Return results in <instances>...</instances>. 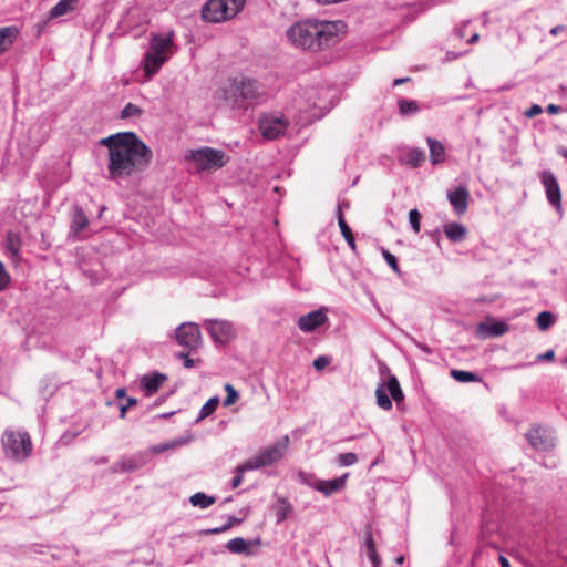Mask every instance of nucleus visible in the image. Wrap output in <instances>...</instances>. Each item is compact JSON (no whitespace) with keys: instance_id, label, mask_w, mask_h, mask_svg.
<instances>
[{"instance_id":"nucleus-62","label":"nucleus","mask_w":567,"mask_h":567,"mask_svg":"<svg viewBox=\"0 0 567 567\" xmlns=\"http://www.w3.org/2000/svg\"><path fill=\"white\" fill-rule=\"evenodd\" d=\"M172 414H173V412L172 413H164V414L159 415V417L167 419Z\"/></svg>"},{"instance_id":"nucleus-9","label":"nucleus","mask_w":567,"mask_h":567,"mask_svg":"<svg viewBox=\"0 0 567 567\" xmlns=\"http://www.w3.org/2000/svg\"><path fill=\"white\" fill-rule=\"evenodd\" d=\"M204 326L215 343L226 344L236 337L234 324L228 320L206 319Z\"/></svg>"},{"instance_id":"nucleus-3","label":"nucleus","mask_w":567,"mask_h":567,"mask_svg":"<svg viewBox=\"0 0 567 567\" xmlns=\"http://www.w3.org/2000/svg\"><path fill=\"white\" fill-rule=\"evenodd\" d=\"M1 445L7 458L17 463L28 460L33 451V444L28 432L21 430L6 429Z\"/></svg>"},{"instance_id":"nucleus-42","label":"nucleus","mask_w":567,"mask_h":567,"mask_svg":"<svg viewBox=\"0 0 567 567\" xmlns=\"http://www.w3.org/2000/svg\"><path fill=\"white\" fill-rule=\"evenodd\" d=\"M382 255H383V258L384 260L386 261V264L395 271V272H399V264H398V260H396V257L391 254L389 250H383L382 251Z\"/></svg>"},{"instance_id":"nucleus-13","label":"nucleus","mask_w":567,"mask_h":567,"mask_svg":"<svg viewBox=\"0 0 567 567\" xmlns=\"http://www.w3.org/2000/svg\"><path fill=\"white\" fill-rule=\"evenodd\" d=\"M542 184L546 192L548 203L558 212L561 210V193L556 176L550 171H544L540 175Z\"/></svg>"},{"instance_id":"nucleus-18","label":"nucleus","mask_w":567,"mask_h":567,"mask_svg":"<svg viewBox=\"0 0 567 567\" xmlns=\"http://www.w3.org/2000/svg\"><path fill=\"white\" fill-rule=\"evenodd\" d=\"M173 47V34H154L150 41V50L154 54L169 55Z\"/></svg>"},{"instance_id":"nucleus-15","label":"nucleus","mask_w":567,"mask_h":567,"mask_svg":"<svg viewBox=\"0 0 567 567\" xmlns=\"http://www.w3.org/2000/svg\"><path fill=\"white\" fill-rule=\"evenodd\" d=\"M447 199L455 214L463 215L468 207L470 192L465 186H458L447 192Z\"/></svg>"},{"instance_id":"nucleus-29","label":"nucleus","mask_w":567,"mask_h":567,"mask_svg":"<svg viewBox=\"0 0 567 567\" xmlns=\"http://www.w3.org/2000/svg\"><path fill=\"white\" fill-rule=\"evenodd\" d=\"M364 551L373 567H379L381 565V558L375 549L372 534L370 533L367 534L365 537Z\"/></svg>"},{"instance_id":"nucleus-12","label":"nucleus","mask_w":567,"mask_h":567,"mask_svg":"<svg viewBox=\"0 0 567 567\" xmlns=\"http://www.w3.org/2000/svg\"><path fill=\"white\" fill-rule=\"evenodd\" d=\"M526 439L530 446L540 452L550 451L555 446L553 433L539 425L533 426L527 433Z\"/></svg>"},{"instance_id":"nucleus-56","label":"nucleus","mask_w":567,"mask_h":567,"mask_svg":"<svg viewBox=\"0 0 567 567\" xmlns=\"http://www.w3.org/2000/svg\"><path fill=\"white\" fill-rule=\"evenodd\" d=\"M183 443H184V441H182V440H181V441H176V442H174L172 445H164V446H161V447L158 449V451H165V450H166V449H168L169 446H176V445H181V444H183Z\"/></svg>"},{"instance_id":"nucleus-50","label":"nucleus","mask_w":567,"mask_h":567,"mask_svg":"<svg viewBox=\"0 0 567 567\" xmlns=\"http://www.w3.org/2000/svg\"><path fill=\"white\" fill-rule=\"evenodd\" d=\"M301 482L309 485L311 487V484H313V478L311 475L308 474H300Z\"/></svg>"},{"instance_id":"nucleus-37","label":"nucleus","mask_w":567,"mask_h":567,"mask_svg":"<svg viewBox=\"0 0 567 567\" xmlns=\"http://www.w3.org/2000/svg\"><path fill=\"white\" fill-rule=\"evenodd\" d=\"M225 391L227 393V396L224 400V405L229 406L238 400L239 394L236 391V389L229 383L225 384Z\"/></svg>"},{"instance_id":"nucleus-36","label":"nucleus","mask_w":567,"mask_h":567,"mask_svg":"<svg viewBox=\"0 0 567 567\" xmlns=\"http://www.w3.org/2000/svg\"><path fill=\"white\" fill-rule=\"evenodd\" d=\"M121 461H122V466H124V471L126 473L136 471L143 465L142 460L134 457V456L123 457Z\"/></svg>"},{"instance_id":"nucleus-38","label":"nucleus","mask_w":567,"mask_h":567,"mask_svg":"<svg viewBox=\"0 0 567 567\" xmlns=\"http://www.w3.org/2000/svg\"><path fill=\"white\" fill-rule=\"evenodd\" d=\"M420 220H421L420 212L416 208L411 209L409 212V223H410L412 229L414 230V233H416V234H419L420 229H421Z\"/></svg>"},{"instance_id":"nucleus-31","label":"nucleus","mask_w":567,"mask_h":567,"mask_svg":"<svg viewBox=\"0 0 567 567\" xmlns=\"http://www.w3.org/2000/svg\"><path fill=\"white\" fill-rule=\"evenodd\" d=\"M189 502L193 506L205 509L216 502L214 496L206 495L203 492H197L189 497Z\"/></svg>"},{"instance_id":"nucleus-11","label":"nucleus","mask_w":567,"mask_h":567,"mask_svg":"<svg viewBox=\"0 0 567 567\" xmlns=\"http://www.w3.org/2000/svg\"><path fill=\"white\" fill-rule=\"evenodd\" d=\"M259 130L267 140L281 136L287 130V122L282 115L266 114L259 118Z\"/></svg>"},{"instance_id":"nucleus-61","label":"nucleus","mask_w":567,"mask_h":567,"mask_svg":"<svg viewBox=\"0 0 567 567\" xmlns=\"http://www.w3.org/2000/svg\"><path fill=\"white\" fill-rule=\"evenodd\" d=\"M395 561L399 564V565H402L403 561H404V556H399L396 557Z\"/></svg>"},{"instance_id":"nucleus-10","label":"nucleus","mask_w":567,"mask_h":567,"mask_svg":"<svg viewBox=\"0 0 567 567\" xmlns=\"http://www.w3.org/2000/svg\"><path fill=\"white\" fill-rule=\"evenodd\" d=\"M177 343L189 350H196L202 344V333L199 326L194 322H183L175 331Z\"/></svg>"},{"instance_id":"nucleus-23","label":"nucleus","mask_w":567,"mask_h":567,"mask_svg":"<svg viewBox=\"0 0 567 567\" xmlns=\"http://www.w3.org/2000/svg\"><path fill=\"white\" fill-rule=\"evenodd\" d=\"M430 150V161L433 165L443 163L445 159V147L443 144L432 137L426 138Z\"/></svg>"},{"instance_id":"nucleus-6","label":"nucleus","mask_w":567,"mask_h":567,"mask_svg":"<svg viewBox=\"0 0 567 567\" xmlns=\"http://www.w3.org/2000/svg\"><path fill=\"white\" fill-rule=\"evenodd\" d=\"M289 443L290 440L288 435L280 437L272 445L260 450L257 455L247 460L244 468L259 470L279 462L287 453Z\"/></svg>"},{"instance_id":"nucleus-34","label":"nucleus","mask_w":567,"mask_h":567,"mask_svg":"<svg viewBox=\"0 0 567 567\" xmlns=\"http://www.w3.org/2000/svg\"><path fill=\"white\" fill-rule=\"evenodd\" d=\"M218 404H219V398L218 396H213L210 398L200 409L199 411V415L197 417V421H200L207 416H209L210 414H213L216 409L218 408Z\"/></svg>"},{"instance_id":"nucleus-49","label":"nucleus","mask_w":567,"mask_h":567,"mask_svg":"<svg viewBox=\"0 0 567 567\" xmlns=\"http://www.w3.org/2000/svg\"><path fill=\"white\" fill-rule=\"evenodd\" d=\"M111 472L112 473H126L124 471V466H122V461L120 460L118 462L114 463L112 466H111Z\"/></svg>"},{"instance_id":"nucleus-5","label":"nucleus","mask_w":567,"mask_h":567,"mask_svg":"<svg viewBox=\"0 0 567 567\" xmlns=\"http://www.w3.org/2000/svg\"><path fill=\"white\" fill-rule=\"evenodd\" d=\"M258 97L257 82L251 79L235 80L224 90V99L233 107H243Z\"/></svg>"},{"instance_id":"nucleus-2","label":"nucleus","mask_w":567,"mask_h":567,"mask_svg":"<svg viewBox=\"0 0 567 567\" xmlns=\"http://www.w3.org/2000/svg\"><path fill=\"white\" fill-rule=\"evenodd\" d=\"M344 32L346 24L340 20L307 19L292 24L286 31V35L295 48L316 52L338 42L339 34Z\"/></svg>"},{"instance_id":"nucleus-24","label":"nucleus","mask_w":567,"mask_h":567,"mask_svg":"<svg viewBox=\"0 0 567 567\" xmlns=\"http://www.w3.org/2000/svg\"><path fill=\"white\" fill-rule=\"evenodd\" d=\"M226 548L233 554L252 555L250 543L243 537H235L227 542Z\"/></svg>"},{"instance_id":"nucleus-30","label":"nucleus","mask_w":567,"mask_h":567,"mask_svg":"<svg viewBox=\"0 0 567 567\" xmlns=\"http://www.w3.org/2000/svg\"><path fill=\"white\" fill-rule=\"evenodd\" d=\"M398 106L399 113L402 116H411L420 111L419 103L415 100L400 99Z\"/></svg>"},{"instance_id":"nucleus-52","label":"nucleus","mask_w":567,"mask_h":567,"mask_svg":"<svg viewBox=\"0 0 567 567\" xmlns=\"http://www.w3.org/2000/svg\"><path fill=\"white\" fill-rule=\"evenodd\" d=\"M554 355H555L554 351L548 350L544 354L538 355V360H551V359H554Z\"/></svg>"},{"instance_id":"nucleus-14","label":"nucleus","mask_w":567,"mask_h":567,"mask_svg":"<svg viewBox=\"0 0 567 567\" xmlns=\"http://www.w3.org/2000/svg\"><path fill=\"white\" fill-rule=\"evenodd\" d=\"M328 320V317L324 310H313L305 316H301L298 319V328L303 332H312L322 324H324Z\"/></svg>"},{"instance_id":"nucleus-25","label":"nucleus","mask_w":567,"mask_h":567,"mask_svg":"<svg viewBox=\"0 0 567 567\" xmlns=\"http://www.w3.org/2000/svg\"><path fill=\"white\" fill-rule=\"evenodd\" d=\"M444 234L451 241L458 243L465 238L466 228L458 223H449L444 226Z\"/></svg>"},{"instance_id":"nucleus-7","label":"nucleus","mask_w":567,"mask_h":567,"mask_svg":"<svg viewBox=\"0 0 567 567\" xmlns=\"http://www.w3.org/2000/svg\"><path fill=\"white\" fill-rule=\"evenodd\" d=\"M377 404L384 411L392 409V400L399 405L404 400V394L395 375L390 374L388 381H381L375 390Z\"/></svg>"},{"instance_id":"nucleus-4","label":"nucleus","mask_w":567,"mask_h":567,"mask_svg":"<svg viewBox=\"0 0 567 567\" xmlns=\"http://www.w3.org/2000/svg\"><path fill=\"white\" fill-rule=\"evenodd\" d=\"M246 0H208L202 10L205 21L219 23L236 17L245 6Z\"/></svg>"},{"instance_id":"nucleus-51","label":"nucleus","mask_w":567,"mask_h":567,"mask_svg":"<svg viewBox=\"0 0 567 567\" xmlns=\"http://www.w3.org/2000/svg\"><path fill=\"white\" fill-rule=\"evenodd\" d=\"M546 110L549 114H557L561 111V107L556 104H549Z\"/></svg>"},{"instance_id":"nucleus-45","label":"nucleus","mask_w":567,"mask_h":567,"mask_svg":"<svg viewBox=\"0 0 567 567\" xmlns=\"http://www.w3.org/2000/svg\"><path fill=\"white\" fill-rule=\"evenodd\" d=\"M136 403H137L136 399H134V398H128V399H127V403H126V404L121 405V408H120V417H121V419H124V417H125V415H126V411H127V409H130V406L135 405Z\"/></svg>"},{"instance_id":"nucleus-32","label":"nucleus","mask_w":567,"mask_h":567,"mask_svg":"<svg viewBox=\"0 0 567 567\" xmlns=\"http://www.w3.org/2000/svg\"><path fill=\"white\" fill-rule=\"evenodd\" d=\"M451 377L461 383H468V382H481L482 379L476 373L471 371H464V370H451Z\"/></svg>"},{"instance_id":"nucleus-21","label":"nucleus","mask_w":567,"mask_h":567,"mask_svg":"<svg viewBox=\"0 0 567 567\" xmlns=\"http://www.w3.org/2000/svg\"><path fill=\"white\" fill-rule=\"evenodd\" d=\"M165 380L166 377L158 372L146 374L142 379V389L145 391L146 395H152L159 389Z\"/></svg>"},{"instance_id":"nucleus-16","label":"nucleus","mask_w":567,"mask_h":567,"mask_svg":"<svg viewBox=\"0 0 567 567\" xmlns=\"http://www.w3.org/2000/svg\"><path fill=\"white\" fill-rule=\"evenodd\" d=\"M348 474H343L340 477L333 480H315L311 487L315 491L322 493L326 497L331 496L333 493L344 488L347 483Z\"/></svg>"},{"instance_id":"nucleus-28","label":"nucleus","mask_w":567,"mask_h":567,"mask_svg":"<svg viewBox=\"0 0 567 567\" xmlns=\"http://www.w3.org/2000/svg\"><path fill=\"white\" fill-rule=\"evenodd\" d=\"M89 225V219L83 208L75 206L72 214L71 229L75 233L83 230Z\"/></svg>"},{"instance_id":"nucleus-47","label":"nucleus","mask_w":567,"mask_h":567,"mask_svg":"<svg viewBox=\"0 0 567 567\" xmlns=\"http://www.w3.org/2000/svg\"><path fill=\"white\" fill-rule=\"evenodd\" d=\"M177 357H178L179 359H183V361H184V367H185V368L190 369V368L195 367V360H194V359L188 358V354H187V353H185V352H179V353L177 354Z\"/></svg>"},{"instance_id":"nucleus-43","label":"nucleus","mask_w":567,"mask_h":567,"mask_svg":"<svg viewBox=\"0 0 567 567\" xmlns=\"http://www.w3.org/2000/svg\"><path fill=\"white\" fill-rule=\"evenodd\" d=\"M10 281V277L7 274L3 264L0 261V291L4 290Z\"/></svg>"},{"instance_id":"nucleus-60","label":"nucleus","mask_w":567,"mask_h":567,"mask_svg":"<svg viewBox=\"0 0 567 567\" xmlns=\"http://www.w3.org/2000/svg\"><path fill=\"white\" fill-rule=\"evenodd\" d=\"M558 153L567 159V148L566 147H561L559 148Z\"/></svg>"},{"instance_id":"nucleus-35","label":"nucleus","mask_w":567,"mask_h":567,"mask_svg":"<svg viewBox=\"0 0 567 567\" xmlns=\"http://www.w3.org/2000/svg\"><path fill=\"white\" fill-rule=\"evenodd\" d=\"M536 322L540 330H546L554 323V317L550 312L543 311L537 316Z\"/></svg>"},{"instance_id":"nucleus-33","label":"nucleus","mask_w":567,"mask_h":567,"mask_svg":"<svg viewBox=\"0 0 567 567\" xmlns=\"http://www.w3.org/2000/svg\"><path fill=\"white\" fill-rule=\"evenodd\" d=\"M425 161V152L421 148H411L406 153V163L412 167H419Z\"/></svg>"},{"instance_id":"nucleus-17","label":"nucleus","mask_w":567,"mask_h":567,"mask_svg":"<svg viewBox=\"0 0 567 567\" xmlns=\"http://www.w3.org/2000/svg\"><path fill=\"white\" fill-rule=\"evenodd\" d=\"M168 59L169 55L154 54L152 50L148 49L143 60V69L147 79L153 78Z\"/></svg>"},{"instance_id":"nucleus-48","label":"nucleus","mask_w":567,"mask_h":567,"mask_svg":"<svg viewBox=\"0 0 567 567\" xmlns=\"http://www.w3.org/2000/svg\"><path fill=\"white\" fill-rule=\"evenodd\" d=\"M230 527H231V523H227V524H225V525H223L220 527H215V528L206 530V534H209V535L220 534V533L226 532Z\"/></svg>"},{"instance_id":"nucleus-39","label":"nucleus","mask_w":567,"mask_h":567,"mask_svg":"<svg viewBox=\"0 0 567 567\" xmlns=\"http://www.w3.org/2000/svg\"><path fill=\"white\" fill-rule=\"evenodd\" d=\"M337 460L340 466H350L358 462V456L355 453L349 452L338 455Z\"/></svg>"},{"instance_id":"nucleus-59","label":"nucleus","mask_w":567,"mask_h":567,"mask_svg":"<svg viewBox=\"0 0 567 567\" xmlns=\"http://www.w3.org/2000/svg\"><path fill=\"white\" fill-rule=\"evenodd\" d=\"M478 34L477 33H474L470 39H468V43H475L476 41H478Z\"/></svg>"},{"instance_id":"nucleus-19","label":"nucleus","mask_w":567,"mask_h":567,"mask_svg":"<svg viewBox=\"0 0 567 567\" xmlns=\"http://www.w3.org/2000/svg\"><path fill=\"white\" fill-rule=\"evenodd\" d=\"M348 207H349V204L346 202L338 203V206H337L338 225L340 227L341 234H342L344 240L347 241L348 246L351 248L352 251H355L357 245H355L354 236H353L352 230L349 227V225L347 224V221L343 217V214H342V209L348 208Z\"/></svg>"},{"instance_id":"nucleus-53","label":"nucleus","mask_w":567,"mask_h":567,"mask_svg":"<svg viewBox=\"0 0 567 567\" xmlns=\"http://www.w3.org/2000/svg\"><path fill=\"white\" fill-rule=\"evenodd\" d=\"M564 30H565L564 25H556V27L551 28L549 32L551 35H558Z\"/></svg>"},{"instance_id":"nucleus-55","label":"nucleus","mask_w":567,"mask_h":567,"mask_svg":"<svg viewBox=\"0 0 567 567\" xmlns=\"http://www.w3.org/2000/svg\"><path fill=\"white\" fill-rule=\"evenodd\" d=\"M126 394V390L124 388H118L116 391H115V396L121 399V398H124Z\"/></svg>"},{"instance_id":"nucleus-46","label":"nucleus","mask_w":567,"mask_h":567,"mask_svg":"<svg viewBox=\"0 0 567 567\" xmlns=\"http://www.w3.org/2000/svg\"><path fill=\"white\" fill-rule=\"evenodd\" d=\"M543 112V109L538 104H533L528 110L525 111V116L534 117Z\"/></svg>"},{"instance_id":"nucleus-54","label":"nucleus","mask_w":567,"mask_h":567,"mask_svg":"<svg viewBox=\"0 0 567 567\" xmlns=\"http://www.w3.org/2000/svg\"><path fill=\"white\" fill-rule=\"evenodd\" d=\"M498 561L501 564V567H511L508 559L503 555L498 557Z\"/></svg>"},{"instance_id":"nucleus-40","label":"nucleus","mask_w":567,"mask_h":567,"mask_svg":"<svg viewBox=\"0 0 567 567\" xmlns=\"http://www.w3.org/2000/svg\"><path fill=\"white\" fill-rule=\"evenodd\" d=\"M141 113H142V110L138 106H136L133 103H127L121 111V117L127 118V117L140 115Z\"/></svg>"},{"instance_id":"nucleus-44","label":"nucleus","mask_w":567,"mask_h":567,"mask_svg":"<svg viewBox=\"0 0 567 567\" xmlns=\"http://www.w3.org/2000/svg\"><path fill=\"white\" fill-rule=\"evenodd\" d=\"M330 363V360L326 355H319L313 360V368L318 371L323 370L328 364Z\"/></svg>"},{"instance_id":"nucleus-58","label":"nucleus","mask_w":567,"mask_h":567,"mask_svg":"<svg viewBox=\"0 0 567 567\" xmlns=\"http://www.w3.org/2000/svg\"><path fill=\"white\" fill-rule=\"evenodd\" d=\"M227 523H231L233 526L234 524H239L240 519L236 518L235 516H230Z\"/></svg>"},{"instance_id":"nucleus-57","label":"nucleus","mask_w":567,"mask_h":567,"mask_svg":"<svg viewBox=\"0 0 567 567\" xmlns=\"http://www.w3.org/2000/svg\"><path fill=\"white\" fill-rule=\"evenodd\" d=\"M409 80H410L409 78H400V79H395V80H394L393 85H394V86H398V85H400V84H402V83L408 82Z\"/></svg>"},{"instance_id":"nucleus-8","label":"nucleus","mask_w":567,"mask_h":567,"mask_svg":"<svg viewBox=\"0 0 567 567\" xmlns=\"http://www.w3.org/2000/svg\"><path fill=\"white\" fill-rule=\"evenodd\" d=\"M187 158L193 161L199 171L218 169L227 162L225 152L212 147L190 151Z\"/></svg>"},{"instance_id":"nucleus-1","label":"nucleus","mask_w":567,"mask_h":567,"mask_svg":"<svg viewBox=\"0 0 567 567\" xmlns=\"http://www.w3.org/2000/svg\"><path fill=\"white\" fill-rule=\"evenodd\" d=\"M100 144L107 147L109 179L117 183L146 169L153 157L152 150L133 132L110 135Z\"/></svg>"},{"instance_id":"nucleus-20","label":"nucleus","mask_w":567,"mask_h":567,"mask_svg":"<svg viewBox=\"0 0 567 567\" xmlns=\"http://www.w3.org/2000/svg\"><path fill=\"white\" fill-rule=\"evenodd\" d=\"M508 331V324L504 321L481 322L477 326L476 332L483 338L499 337Z\"/></svg>"},{"instance_id":"nucleus-26","label":"nucleus","mask_w":567,"mask_h":567,"mask_svg":"<svg viewBox=\"0 0 567 567\" xmlns=\"http://www.w3.org/2000/svg\"><path fill=\"white\" fill-rule=\"evenodd\" d=\"M276 509V523L281 524L285 522L292 512V505L285 497H279L275 504Z\"/></svg>"},{"instance_id":"nucleus-27","label":"nucleus","mask_w":567,"mask_h":567,"mask_svg":"<svg viewBox=\"0 0 567 567\" xmlns=\"http://www.w3.org/2000/svg\"><path fill=\"white\" fill-rule=\"evenodd\" d=\"M18 34L17 28L6 27L0 28V53L7 51Z\"/></svg>"},{"instance_id":"nucleus-41","label":"nucleus","mask_w":567,"mask_h":567,"mask_svg":"<svg viewBox=\"0 0 567 567\" xmlns=\"http://www.w3.org/2000/svg\"><path fill=\"white\" fill-rule=\"evenodd\" d=\"M244 466H245V463H243L236 467V475L233 477L231 483H230L231 488H237L243 483L244 473L249 471V470H245Z\"/></svg>"},{"instance_id":"nucleus-22","label":"nucleus","mask_w":567,"mask_h":567,"mask_svg":"<svg viewBox=\"0 0 567 567\" xmlns=\"http://www.w3.org/2000/svg\"><path fill=\"white\" fill-rule=\"evenodd\" d=\"M79 0H60L48 13V21L63 17L74 10Z\"/></svg>"}]
</instances>
